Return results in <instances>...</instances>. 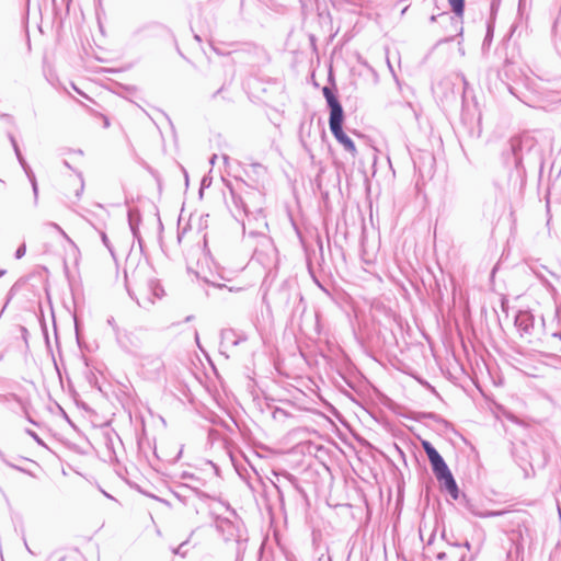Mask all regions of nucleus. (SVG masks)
<instances>
[{
  "label": "nucleus",
  "instance_id": "obj_1",
  "mask_svg": "<svg viewBox=\"0 0 561 561\" xmlns=\"http://www.w3.org/2000/svg\"><path fill=\"white\" fill-rule=\"evenodd\" d=\"M323 94L327 99V102L330 106V129L336 140L343 145V147L350 151L351 153H356V147L355 144L352 141V139L343 131L342 125H343V108L337 101V99L334 96L332 91L325 87L323 88Z\"/></svg>",
  "mask_w": 561,
  "mask_h": 561
},
{
  "label": "nucleus",
  "instance_id": "obj_2",
  "mask_svg": "<svg viewBox=\"0 0 561 561\" xmlns=\"http://www.w3.org/2000/svg\"><path fill=\"white\" fill-rule=\"evenodd\" d=\"M431 465L437 480L454 497H457V484L443 458L439 456L435 460L431 461Z\"/></svg>",
  "mask_w": 561,
  "mask_h": 561
},
{
  "label": "nucleus",
  "instance_id": "obj_3",
  "mask_svg": "<svg viewBox=\"0 0 561 561\" xmlns=\"http://www.w3.org/2000/svg\"><path fill=\"white\" fill-rule=\"evenodd\" d=\"M431 465L437 480L454 497H457V484L443 458L439 456L435 460L431 461Z\"/></svg>",
  "mask_w": 561,
  "mask_h": 561
},
{
  "label": "nucleus",
  "instance_id": "obj_4",
  "mask_svg": "<svg viewBox=\"0 0 561 561\" xmlns=\"http://www.w3.org/2000/svg\"><path fill=\"white\" fill-rule=\"evenodd\" d=\"M448 2L453 12L458 16H462L465 10V0H448Z\"/></svg>",
  "mask_w": 561,
  "mask_h": 561
},
{
  "label": "nucleus",
  "instance_id": "obj_5",
  "mask_svg": "<svg viewBox=\"0 0 561 561\" xmlns=\"http://www.w3.org/2000/svg\"><path fill=\"white\" fill-rule=\"evenodd\" d=\"M422 446L430 459V461H433L435 460L436 458H438L440 455L436 451V449L431 445L430 442L427 440H423L422 442Z\"/></svg>",
  "mask_w": 561,
  "mask_h": 561
},
{
  "label": "nucleus",
  "instance_id": "obj_6",
  "mask_svg": "<svg viewBox=\"0 0 561 561\" xmlns=\"http://www.w3.org/2000/svg\"><path fill=\"white\" fill-rule=\"evenodd\" d=\"M100 117L103 119V123H104V126L105 127H110V121H108V117L104 114H99Z\"/></svg>",
  "mask_w": 561,
  "mask_h": 561
},
{
  "label": "nucleus",
  "instance_id": "obj_7",
  "mask_svg": "<svg viewBox=\"0 0 561 561\" xmlns=\"http://www.w3.org/2000/svg\"><path fill=\"white\" fill-rule=\"evenodd\" d=\"M490 515L491 516H496V515H500V513H491Z\"/></svg>",
  "mask_w": 561,
  "mask_h": 561
}]
</instances>
